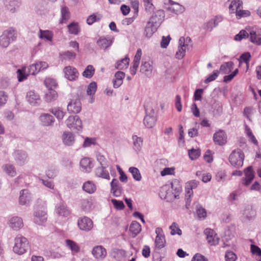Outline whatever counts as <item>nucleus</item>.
Listing matches in <instances>:
<instances>
[{
	"label": "nucleus",
	"mask_w": 261,
	"mask_h": 261,
	"mask_svg": "<svg viewBox=\"0 0 261 261\" xmlns=\"http://www.w3.org/2000/svg\"><path fill=\"white\" fill-rule=\"evenodd\" d=\"M164 17V13L163 10H159L156 11L150 17L149 23H151L152 25L159 28L162 23Z\"/></svg>",
	"instance_id": "obj_12"
},
{
	"label": "nucleus",
	"mask_w": 261,
	"mask_h": 261,
	"mask_svg": "<svg viewBox=\"0 0 261 261\" xmlns=\"http://www.w3.org/2000/svg\"><path fill=\"white\" fill-rule=\"evenodd\" d=\"M249 37L248 30H241L240 33L235 36L234 39L237 41H240L243 38Z\"/></svg>",
	"instance_id": "obj_58"
},
{
	"label": "nucleus",
	"mask_w": 261,
	"mask_h": 261,
	"mask_svg": "<svg viewBox=\"0 0 261 261\" xmlns=\"http://www.w3.org/2000/svg\"><path fill=\"white\" fill-rule=\"evenodd\" d=\"M50 112L59 120H62L65 115V113L60 108L51 109Z\"/></svg>",
	"instance_id": "obj_51"
},
{
	"label": "nucleus",
	"mask_w": 261,
	"mask_h": 261,
	"mask_svg": "<svg viewBox=\"0 0 261 261\" xmlns=\"http://www.w3.org/2000/svg\"><path fill=\"white\" fill-rule=\"evenodd\" d=\"M171 189L169 185L163 186L160 190V195L161 198L166 199L170 197L173 194Z\"/></svg>",
	"instance_id": "obj_40"
},
{
	"label": "nucleus",
	"mask_w": 261,
	"mask_h": 261,
	"mask_svg": "<svg viewBox=\"0 0 261 261\" xmlns=\"http://www.w3.org/2000/svg\"><path fill=\"white\" fill-rule=\"evenodd\" d=\"M58 97L57 93L54 89L48 90L45 95V100L47 102L55 100Z\"/></svg>",
	"instance_id": "obj_44"
},
{
	"label": "nucleus",
	"mask_w": 261,
	"mask_h": 261,
	"mask_svg": "<svg viewBox=\"0 0 261 261\" xmlns=\"http://www.w3.org/2000/svg\"><path fill=\"white\" fill-rule=\"evenodd\" d=\"M38 37L41 39H45L46 40L51 41L53 38V34L52 32L48 30H39Z\"/></svg>",
	"instance_id": "obj_37"
},
{
	"label": "nucleus",
	"mask_w": 261,
	"mask_h": 261,
	"mask_svg": "<svg viewBox=\"0 0 261 261\" xmlns=\"http://www.w3.org/2000/svg\"><path fill=\"white\" fill-rule=\"evenodd\" d=\"M245 133H246L247 136L250 138V140L254 144H257V141L256 140L255 137L253 135L250 128L246 125H245Z\"/></svg>",
	"instance_id": "obj_60"
},
{
	"label": "nucleus",
	"mask_w": 261,
	"mask_h": 261,
	"mask_svg": "<svg viewBox=\"0 0 261 261\" xmlns=\"http://www.w3.org/2000/svg\"><path fill=\"white\" fill-rule=\"evenodd\" d=\"M4 4L7 10L13 13L20 6V2L19 0H5Z\"/></svg>",
	"instance_id": "obj_25"
},
{
	"label": "nucleus",
	"mask_w": 261,
	"mask_h": 261,
	"mask_svg": "<svg viewBox=\"0 0 261 261\" xmlns=\"http://www.w3.org/2000/svg\"><path fill=\"white\" fill-rule=\"evenodd\" d=\"M244 154L240 149L233 150L229 157L230 164L235 168H239L243 166Z\"/></svg>",
	"instance_id": "obj_5"
},
{
	"label": "nucleus",
	"mask_w": 261,
	"mask_h": 261,
	"mask_svg": "<svg viewBox=\"0 0 261 261\" xmlns=\"http://www.w3.org/2000/svg\"><path fill=\"white\" fill-rule=\"evenodd\" d=\"M249 40L257 45H261V29H248Z\"/></svg>",
	"instance_id": "obj_11"
},
{
	"label": "nucleus",
	"mask_w": 261,
	"mask_h": 261,
	"mask_svg": "<svg viewBox=\"0 0 261 261\" xmlns=\"http://www.w3.org/2000/svg\"><path fill=\"white\" fill-rule=\"evenodd\" d=\"M250 59V54L248 52L242 54L240 57V63H241L242 61H243L244 63L246 64L247 68L248 69L249 67V62Z\"/></svg>",
	"instance_id": "obj_54"
},
{
	"label": "nucleus",
	"mask_w": 261,
	"mask_h": 261,
	"mask_svg": "<svg viewBox=\"0 0 261 261\" xmlns=\"http://www.w3.org/2000/svg\"><path fill=\"white\" fill-rule=\"evenodd\" d=\"M239 9H243V2L240 0H233L229 6L230 13H234Z\"/></svg>",
	"instance_id": "obj_34"
},
{
	"label": "nucleus",
	"mask_w": 261,
	"mask_h": 261,
	"mask_svg": "<svg viewBox=\"0 0 261 261\" xmlns=\"http://www.w3.org/2000/svg\"><path fill=\"white\" fill-rule=\"evenodd\" d=\"M204 233L206 236L207 243L210 245L218 244L219 239L213 229L206 228L204 230Z\"/></svg>",
	"instance_id": "obj_16"
},
{
	"label": "nucleus",
	"mask_w": 261,
	"mask_h": 261,
	"mask_svg": "<svg viewBox=\"0 0 261 261\" xmlns=\"http://www.w3.org/2000/svg\"><path fill=\"white\" fill-rule=\"evenodd\" d=\"M39 68L40 66L38 65V62H37L36 63L33 64L22 70L18 69L17 73L18 81H23L27 79L28 75L29 74L35 75L40 71Z\"/></svg>",
	"instance_id": "obj_3"
},
{
	"label": "nucleus",
	"mask_w": 261,
	"mask_h": 261,
	"mask_svg": "<svg viewBox=\"0 0 261 261\" xmlns=\"http://www.w3.org/2000/svg\"><path fill=\"white\" fill-rule=\"evenodd\" d=\"M185 46L179 45L178 46V51L176 52L175 57L178 59H181L185 55L186 53Z\"/></svg>",
	"instance_id": "obj_57"
},
{
	"label": "nucleus",
	"mask_w": 261,
	"mask_h": 261,
	"mask_svg": "<svg viewBox=\"0 0 261 261\" xmlns=\"http://www.w3.org/2000/svg\"><path fill=\"white\" fill-rule=\"evenodd\" d=\"M3 169L8 175L11 177H13L16 175V172L15 168L11 164H6L3 166Z\"/></svg>",
	"instance_id": "obj_47"
},
{
	"label": "nucleus",
	"mask_w": 261,
	"mask_h": 261,
	"mask_svg": "<svg viewBox=\"0 0 261 261\" xmlns=\"http://www.w3.org/2000/svg\"><path fill=\"white\" fill-rule=\"evenodd\" d=\"M111 202L117 210H121L124 208V204L122 201L113 199L111 200Z\"/></svg>",
	"instance_id": "obj_63"
},
{
	"label": "nucleus",
	"mask_w": 261,
	"mask_h": 261,
	"mask_svg": "<svg viewBox=\"0 0 261 261\" xmlns=\"http://www.w3.org/2000/svg\"><path fill=\"white\" fill-rule=\"evenodd\" d=\"M141 230V225L136 221H133L129 227V231L132 233L133 237L135 238L138 234L140 233Z\"/></svg>",
	"instance_id": "obj_35"
},
{
	"label": "nucleus",
	"mask_w": 261,
	"mask_h": 261,
	"mask_svg": "<svg viewBox=\"0 0 261 261\" xmlns=\"http://www.w3.org/2000/svg\"><path fill=\"white\" fill-rule=\"evenodd\" d=\"M28 248L29 242L27 239L20 234L17 235L14 240L13 251L18 255H21L25 253Z\"/></svg>",
	"instance_id": "obj_2"
},
{
	"label": "nucleus",
	"mask_w": 261,
	"mask_h": 261,
	"mask_svg": "<svg viewBox=\"0 0 261 261\" xmlns=\"http://www.w3.org/2000/svg\"><path fill=\"white\" fill-rule=\"evenodd\" d=\"M129 58L127 57L121 59L116 63L115 68L120 70L126 68L129 64Z\"/></svg>",
	"instance_id": "obj_45"
},
{
	"label": "nucleus",
	"mask_w": 261,
	"mask_h": 261,
	"mask_svg": "<svg viewBox=\"0 0 261 261\" xmlns=\"http://www.w3.org/2000/svg\"><path fill=\"white\" fill-rule=\"evenodd\" d=\"M213 140L218 145H223L227 142V136L223 130H219L214 134Z\"/></svg>",
	"instance_id": "obj_19"
},
{
	"label": "nucleus",
	"mask_w": 261,
	"mask_h": 261,
	"mask_svg": "<svg viewBox=\"0 0 261 261\" xmlns=\"http://www.w3.org/2000/svg\"><path fill=\"white\" fill-rule=\"evenodd\" d=\"M171 229V234L175 235L176 234L178 235L181 234V230L179 228L178 225L175 223L173 222L172 225L170 226Z\"/></svg>",
	"instance_id": "obj_55"
},
{
	"label": "nucleus",
	"mask_w": 261,
	"mask_h": 261,
	"mask_svg": "<svg viewBox=\"0 0 261 261\" xmlns=\"http://www.w3.org/2000/svg\"><path fill=\"white\" fill-rule=\"evenodd\" d=\"M108 166H102L97 167L95 170V174L97 177H101L105 179H110L109 173L106 168Z\"/></svg>",
	"instance_id": "obj_33"
},
{
	"label": "nucleus",
	"mask_w": 261,
	"mask_h": 261,
	"mask_svg": "<svg viewBox=\"0 0 261 261\" xmlns=\"http://www.w3.org/2000/svg\"><path fill=\"white\" fill-rule=\"evenodd\" d=\"M62 139L64 144L66 146L72 145L75 141L73 134L69 132H64L62 136Z\"/></svg>",
	"instance_id": "obj_28"
},
{
	"label": "nucleus",
	"mask_w": 261,
	"mask_h": 261,
	"mask_svg": "<svg viewBox=\"0 0 261 261\" xmlns=\"http://www.w3.org/2000/svg\"><path fill=\"white\" fill-rule=\"evenodd\" d=\"M243 215L247 219L250 220L255 218L256 211L251 205L246 206L243 212Z\"/></svg>",
	"instance_id": "obj_32"
},
{
	"label": "nucleus",
	"mask_w": 261,
	"mask_h": 261,
	"mask_svg": "<svg viewBox=\"0 0 261 261\" xmlns=\"http://www.w3.org/2000/svg\"><path fill=\"white\" fill-rule=\"evenodd\" d=\"M129 172L132 174L134 179L137 181H140L142 176L139 169L134 167H131L128 169Z\"/></svg>",
	"instance_id": "obj_46"
},
{
	"label": "nucleus",
	"mask_w": 261,
	"mask_h": 261,
	"mask_svg": "<svg viewBox=\"0 0 261 261\" xmlns=\"http://www.w3.org/2000/svg\"><path fill=\"white\" fill-rule=\"evenodd\" d=\"M225 258L226 261H236L237 256L233 252L227 251L225 253Z\"/></svg>",
	"instance_id": "obj_59"
},
{
	"label": "nucleus",
	"mask_w": 261,
	"mask_h": 261,
	"mask_svg": "<svg viewBox=\"0 0 261 261\" xmlns=\"http://www.w3.org/2000/svg\"><path fill=\"white\" fill-rule=\"evenodd\" d=\"M27 101L33 106H37L40 103L41 99L39 94L33 90L29 91L26 96Z\"/></svg>",
	"instance_id": "obj_17"
},
{
	"label": "nucleus",
	"mask_w": 261,
	"mask_h": 261,
	"mask_svg": "<svg viewBox=\"0 0 261 261\" xmlns=\"http://www.w3.org/2000/svg\"><path fill=\"white\" fill-rule=\"evenodd\" d=\"M69 32L70 34L77 35L80 29L77 23H71L68 25Z\"/></svg>",
	"instance_id": "obj_53"
},
{
	"label": "nucleus",
	"mask_w": 261,
	"mask_h": 261,
	"mask_svg": "<svg viewBox=\"0 0 261 261\" xmlns=\"http://www.w3.org/2000/svg\"><path fill=\"white\" fill-rule=\"evenodd\" d=\"M191 261H208V259L204 256L197 253L193 257Z\"/></svg>",
	"instance_id": "obj_64"
},
{
	"label": "nucleus",
	"mask_w": 261,
	"mask_h": 261,
	"mask_svg": "<svg viewBox=\"0 0 261 261\" xmlns=\"http://www.w3.org/2000/svg\"><path fill=\"white\" fill-rule=\"evenodd\" d=\"M152 71V66L150 63L147 61H142L140 66V71L147 76L151 75Z\"/></svg>",
	"instance_id": "obj_31"
},
{
	"label": "nucleus",
	"mask_w": 261,
	"mask_h": 261,
	"mask_svg": "<svg viewBox=\"0 0 261 261\" xmlns=\"http://www.w3.org/2000/svg\"><path fill=\"white\" fill-rule=\"evenodd\" d=\"M66 246L72 251V254L77 253L80 251V247L78 244L71 240L65 241Z\"/></svg>",
	"instance_id": "obj_39"
},
{
	"label": "nucleus",
	"mask_w": 261,
	"mask_h": 261,
	"mask_svg": "<svg viewBox=\"0 0 261 261\" xmlns=\"http://www.w3.org/2000/svg\"><path fill=\"white\" fill-rule=\"evenodd\" d=\"M55 212L58 216L61 217H67L70 214V211L63 202L57 204Z\"/></svg>",
	"instance_id": "obj_23"
},
{
	"label": "nucleus",
	"mask_w": 261,
	"mask_h": 261,
	"mask_svg": "<svg viewBox=\"0 0 261 261\" xmlns=\"http://www.w3.org/2000/svg\"><path fill=\"white\" fill-rule=\"evenodd\" d=\"M233 63L232 62H225L222 64L220 67V71L223 74L228 73L233 68Z\"/></svg>",
	"instance_id": "obj_42"
},
{
	"label": "nucleus",
	"mask_w": 261,
	"mask_h": 261,
	"mask_svg": "<svg viewBox=\"0 0 261 261\" xmlns=\"http://www.w3.org/2000/svg\"><path fill=\"white\" fill-rule=\"evenodd\" d=\"M251 252L253 254H256L260 258L258 261H261V249L257 246L251 245Z\"/></svg>",
	"instance_id": "obj_61"
},
{
	"label": "nucleus",
	"mask_w": 261,
	"mask_h": 261,
	"mask_svg": "<svg viewBox=\"0 0 261 261\" xmlns=\"http://www.w3.org/2000/svg\"><path fill=\"white\" fill-rule=\"evenodd\" d=\"M189 155L192 160H196L200 155V150L198 149H191L189 150Z\"/></svg>",
	"instance_id": "obj_56"
},
{
	"label": "nucleus",
	"mask_w": 261,
	"mask_h": 261,
	"mask_svg": "<svg viewBox=\"0 0 261 261\" xmlns=\"http://www.w3.org/2000/svg\"><path fill=\"white\" fill-rule=\"evenodd\" d=\"M80 166L83 171L90 172L93 167V165L90 158H84L80 162Z\"/></svg>",
	"instance_id": "obj_27"
},
{
	"label": "nucleus",
	"mask_w": 261,
	"mask_h": 261,
	"mask_svg": "<svg viewBox=\"0 0 261 261\" xmlns=\"http://www.w3.org/2000/svg\"><path fill=\"white\" fill-rule=\"evenodd\" d=\"M93 256L98 260H103L107 255L106 249L101 245L94 246L92 250Z\"/></svg>",
	"instance_id": "obj_13"
},
{
	"label": "nucleus",
	"mask_w": 261,
	"mask_h": 261,
	"mask_svg": "<svg viewBox=\"0 0 261 261\" xmlns=\"http://www.w3.org/2000/svg\"><path fill=\"white\" fill-rule=\"evenodd\" d=\"M114 38L111 37L100 38L97 41V45L103 49H106L110 46L113 41Z\"/></svg>",
	"instance_id": "obj_30"
},
{
	"label": "nucleus",
	"mask_w": 261,
	"mask_h": 261,
	"mask_svg": "<svg viewBox=\"0 0 261 261\" xmlns=\"http://www.w3.org/2000/svg\"><path fill=\"white\" fill-rule=\"evenodd\" d=\"M97 90V84L95 82H92L88 86L87 89V95L91 96L90 102H93V96Z\"/></svg>",
	"instance_id": "obj_41"
},
{
	"label": "nucleus",
	"mask_w": 261,
	"mask_h": 261,
	"mask_svg": "<svg viewBox=\"0 0 261 261\" xmlns=\"http://www.w3.org/2000/svg\"><path fill=\"white\" fill-rule=\"evenodd\" d=\"M67 126L74 130L81 131L83 128L82 122L77 115L70 116L65 121Z\"/></svg>",
	"instance_id": "obj_6"
},
{
	"label": "nucleus",
	"mask_w": 261,
	"mask_h": 261,
	"mask_svg": "<svg viewBox=\"0 0 261 261\" xmlns=\"http://www.w3.org/2000/svg\"><path fill=\"white\" fill-rule=\"evenodd\" d=\"M39 119L44 126L52 125L55 121L54 117L49 114H42L40 115Z\"/></svg>",
	"instance_id": "obj_29"
},
{
	"label": "nucleus",
	"mask_w": 261,
	"mask_h": 261,
	"mask_svg": "<svg viewBox=\"0 0 261 261\" xmlns=\"http://www.w3.org/2000/svg\"><path fill=\"white\" fill-rule=\"evenodd\" d=\"M47 213L44 207L36 208L34 213V222L38 225H42L47 220Z\"/></svg>",
	"instance_id": "obj_7"
},
{
	"label": "nucleus",
	"mask_w": 261,
	"mask_h": 261,
	"mask_svg": "<svg viewBox=\"0 0 261 261\" xmlns=\"http://www.w3.org/2000/svg\"><path fill=\"white\" fill-rule=\"evenodd\" d=\"M133 144L135 150H140L143 144V139L137 136H133Z\"/></svg>",
	"instance_id": "obj_48"
},
{
	"label": "nucleus",
	"mask_w": 261,
	"mask_h": 261,
	"mask_svg": "<svg viewBox=\"0 0 261 261\" xmlns=\"http://www.w3.org/2000/svg\"><path fill=\"white\" fill-rule=\"evenodd\" d=\"M44 83L45 86L48 88V90L53 89L57 86L56 81L52 78H46L44 80Z\"/></svg>",
	"instance_id": "obj_50"
},
{
	"label": "nucleus",
	"mask_w": 261,
	"mask_h": 261,
	"mask_svg": "<svg viewBox=\"0 0 261 261\" xmlns=\"http://www.w3.org/2000/svg\"><path fill=\"white\" fill-rule=\"evenodd\" d=\"M245 178L242 180V184L247 186L252 181L254 177V172L252 167L249 166L244 170Z\"/></svg>",
	"instance_id": "obj_22"
},
{
	"label": "nucleus",
	"mask_w": 261,
	"mask_h": 261,
	"mask_svg": "<svg viewBox=\"0 0 261 261\" xmlns=\"http://www.w3.org/2000/svg\"><path fill=\"white\" fill-rule=\"evenodd\" d=\"M67 111L69 113L77 114L82 110V105L80 99L71 100L67 105Z\"/></svg>",
	"instance_id": "obj_15"
},
{
	"label": "nucleus",
	"mask_w": 261,
	"mask_h": 261,
	"mask_svg": "<svg viewBox=\"0 0 261 261\" xmlns=\"http://www.w3.org/2000/svg\"><path fill=\"white\" fill-rule=\"evenodd\" d=\"M196 214L199 219H204L206 216L205 210L201 206L197 207Z\"/></svg>",
	"instance_id": "obj_62"
},
{
	"label": "nucleus",
	"mask_w": 261,
	"mask_h": 261,
	"mask_svg": "<svg viewBox=\"0 0 261 261\" xmlns=\"http://www.w3.org/2000/svg\"><path fill=\"white\" fill-rule=\"evenodd\" d=\"M156 236L155 239V249H161L164 248L166 245V240L163 229L160 227L155 229Z\"/></svg>",
	"instance_id": "obj_9"
},
{
	"label": "nucleus",
	"mask_w": 261,
	"mask_h": 261,
	"mask_svg": "<svg viewBox=\"0 0 261 261\" xmlns=\"http://www.w3.org/2000/svg\"><path fill=\"white\" fill-rule=\"evenodd\" d=\"M31 199V194L28 190H22L20 192L19 202L21 205H28Z\"/></svg>",
	"instance_id": "obj_26"
},
{
	"label": "nucleus",
	"mask_w": 261,
	"mask_h": 261,
	"mask_svg": "<svg viewBox=\"0 0 261 261\" xmlns=\"http://www.w3.org/2000/svg\"><path fill=\"white\" fill-rule=\"evenodd\" d=\"M9 226L15 230H17L23 226L22 220L19 217H13L9 221Z\"/></svg>",
	"instance_id": "obj_24"
},
{
	"label": "nucleus",
	"mask_w": 261,
	"mask_h": 261,
	"mask_svg": "<svg viewBox=\"0 0 261 261\" xmlns=\"http://www.w3.org/2000/svg\"><path fill=\"white\" fill-rule=\"evenodd\" d=\"M122 192V189L118 180L115 178L111 182V193L115 197L120 196Z\"/></svg>",
	"instance_id": "obj_18"
},
{
	"label": "nucleus",
	"mask_w": 261,
	"mask_h": 261,
	"mask_svg": "<svg viewBox=\"0 0 261 261\" xmlns=\"http://www.w3.org/2000/svg\"><path fill=\"white\" fill-rule=\"evenodd\" d=\"M77 224L81 230L85 231H90L93 227V223L92 220L85 216L78 220Z\"/></svg>",
	"instance_id": "obj_10"
},
{
	"label": "nucleus",
	"mask_w": 261,
	"mask_h": 261,
	"mask_svg": "<svg viewBox=\"0 0 261 261\" xmlns=\"http://www.w3.org/2000/svg\"><path fill=\"white\" fill-rule=\"evenodd\" d=\"M83 189L86 192L92 194L95 192L96 187L93 181H87L84 184Z\"/></svg>",
	"instance_id": "obj_38"
},
{
	"label": "nucleus",
	"mask_w": 261,
	"mask_h": 261,
	"mask_svg": "<svg viewBox=\"0 0 261 261\" xmlns=\"http://www.w3.org/2000/svg\"><path fill=\"white\" fill-rule=\"evenodd\" d=\"M95 69L92 65L87 66L85 70L83 72V76L86 78H91L93 75Z\"/></svg>",
	"instance_id": "obj_49"
},
{
	"label": "nucleus",
	"mask_w": 261,
	"mask_h": 261,
	"mask_svg": "<svg viewBox=\"0 0 261 261\" xmlns=\"http://www.w3.org/2000/svg\"><path fill=\"white\" fill-rule=\"evenodd\" d=\"M13 156L16 162L19 165H23L28 160L27 153L22 150L15 151L13 153Z\"/></svg>",
	"instance_id": "obj_20"
},
{
	"label": "nucleus",
	"mask_w": 261,
	"mask_h": 261,
	"mask_svg": "<svg viewBox=\"0 0 261 261\" xmlns=\"http://www.w3.org/2000/svg\"><path fill=\"white\" fill-rule=\"evenodd\" d=\"M154 108L155 106L151 103H147L145 106L146 115L144 119V124L149 128L153 127L156 123V118Z\"/></svg>",
	"instance_id": "obj_1"
},
{
	"label": "nucleus",
	"mask_w": 261,
	"mask_h": 261,
	"mask_svg": "<svg viewBox=\"0 0 261 261\" xmlns=\"http://www.w3.org/2000/svg\"><path fill=\"white\" fill-rule=\"evenodd\" d=\"M17 37L15 30L10 28L4 31L3 34L0 37V45L3 47H7L10 43L14 41Z\"/></svg>",
	"instance_id": "obj_4"
},
{
	"label": "nucleus",
	"mask_w": 261,
	"mask_h": 261,
	"mask_svg": "<svg viewBox=\"0 0 261 261\" xmlns=\"http://www.w3.org/2000/svg\"><path fill=\"white\" fill-rule=\"evenodd\" d=\"M63 71L65 77L69 81H75L79 76V72L77 69L70 66L65 67Z\"/></svg>",
	"instance_id": "obj_14"
},
{
	"label": "nucleus",
	"mask_w": 261,
	"mask_h": 261,
	"mask_svg": "<svg viewBox=\"0 0 261 261\" xmlns=\"http://www.w3.org/2000/svg\"><path fill=\"white\" fill-rule=\"evenodd\" d=\"M199 182L196 180H191L186 184V206L187 208L190 205L191 197L193 195L192 190L195 189Z\"/></svg>",
	"instance_id": "obj_8"
},
{
	"label": "nucleus",
	"mask_w": 261,
	"mask_h": 261,
	"mask_svg": "<svg viewBox=\"0 0 261 261\" xmlns=\"http://www.w3.org/2000/svg\"><path fill=\"white\" fill-rule=\"evenodd\" d=\"M234 13L238 19L248 17L250 15V12L248 10H244L243 9H239L237 11H235Z\"/></svg>",
	"instance_id": "obj_52"
},
{
	"label": "nucleus",
	"mask_w": 261,
	"mask_h": 261,
	"mask_svg": "<svg viewBox=\"0 0 261 261\" xmlns=\"http://www.w3.org/2000/svg\"><path fill=\"white\" fill-rule=\"evenodd\" d=\"M167 10L175 14H178L184 11V7L178 3L173 2Z\"/></svg>",
	"instance_id": "obj_36"
},
{
	"label": "nucleus",
	"mask_w": 261,
	"mask_h": 261,
	"mask_svg": "<svg viewBox=\"0 0 261 261\" xmlns=\"http://www.w3.org/2000/svg\"><path fill=\"white\" fill-rule=\"evenodd\" d=\"M222 20L221 16H216L203 24V29L207 31H211L214 27L217 26Z\"/></svg>",
	"instance_id": "obj_21"
},
{
	"label": "nucleus",
	"mask_w": 261,
	"mask_h": 261,
	"mask_svg": "<svg viewBox=\"0 0 261 261\" xmlns=\"http://www.w3.org/2000/svg\"><path fill=\"white\" fill-rule=\"evenodd\" d=\"M158 28L152 25L151 23L148 22L144 30V35L147 37H150L152 34L157 30Z\"/></svg>",
	"instance_id": "obj_43"
}]
</instances>
